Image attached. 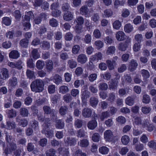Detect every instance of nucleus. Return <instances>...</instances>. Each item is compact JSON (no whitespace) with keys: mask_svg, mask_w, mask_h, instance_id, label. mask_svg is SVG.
<instances>
[{"mask_svg":"<svg viewBox=\"0 0 156 156\" xmlns=\"http://www.w3.org/2000/svg\"><path fill=\"white\" fill-rule=\"evenodd\" d=\"M44 83L42 80L37 79L31 83L30 87L32 91L39 93L44 90Z\"/></svg>","mask_w":156,"mask_h":156,"instance_id":"nucleus-1","label":"nucleus"},{"mask_svg":"<svg viewBox=\"0 0 156 156\" xmlns=\"http://www.w3.org/2000/svg\"><path fill=\"white\" fill-rule=\"evenodd\" d=\"M59 93L63 94H66L69 91V89L68 87L65 85L60 87L59 88Z\"/></svg>","mask_w":156,"mask_h":156,"instance_id":"nucleus-37","label":"nucleus"},{"mask_svg":"<svg viewBox=\"0 0 156 156\" xmlns=\"http://www.w3.org/2000/svg\"><path fill=\"white\" fill-rule=\"evenodd\" d=\"M31 55L34 59H37L40 57V55L38 52V50L36 49H34L32 51Z\"/></svg>","mask_w":156,"mask_h":156,"instance_id":"nucleus-33","label":"nucleus"},{"mask_svg":"<svg viewBox=\"0 0 156 156\" xmlns=\"http://www.w3.org/2000/svg\"><path fill=\"white\" fill-rule=\"evenodd\" d=\"M30 124L32 128L34 130H38L39 129V123L37 121L35 120H33L30 122Z\"/></svg>","mask_w":156,"mask_h":156,"instance_id":"nucleus-17","label":"nucleus"},{"mask_svg":"<svg viewBox=\"0 0 156 156\" xmlns=\"http://www.w3.org/2000/svg\"><path fill=\"white\" fill-rule=\"evenodd\" d=\"M100 136L99 134L97 133H94L92 137V140L94 142H98L99 140Z\"/></svg>","mask_w":156,"mask_h":156,"instance_id":"nucleus-54","label":"nucleus"},{"mask_svg":"<svg viewBox=\"0 0 156 156\" xmlns=\"http://www.w3.org/2000/svg\"><path fill=\"white\" fill-rule=\"evenodd\" d=\"M55 90V85L53 84L49 85L48 87V91L49 93L52 94L54 93Z\"/></svg>","mask_w":156,"mask_h":156,"instance_id":"nucleus-48","label":"nucleus"},{"mask_svg":"<svg viewBox=\"0 0 156 156\" xmlns=\"http://www.w3.org/2000/svg\"><path fill=\"white\" fill-rule=\"evenodd\" d=\"M93 34L94 37L96 38H99L101 37V33L98 29H95L94 31Z\"/></svg>","mask_w":156,"mask_h":156,"instance_id":"nucleus-57","label":"nucleus"},{"mask_svg":"<svg viewBox=\"0 0 156 156\" xmlns=\"http://www.w3.org/2000/svg\"><path fill=\"white\" fill-rule=\"evenodd\" d=\"M70 8L69 4L67 2H65L62 4V9L63 11H67Z\"/></svg>","mask_w":156,"mask_h":156,"instance_id":"nucleus-56","label":"nucleus"},{"mask_svg":"<svg viewBox=\"0 0 156 156\" xmlns=\"http://www.w3.org/2000/svg\"><path fill=\"white\" fill-rule=\"evenodd\" d=\"M90 92L87 90H84L82 91L81 94V100H87L90 96Z\"/></svg>","mask_w":156,"mask_h":156,"instance_id":"nucleus-19","label":"nucleus"},{"mask_svg":"<svg viewBox=\"0 0 156 156\" xmlns=\"http://www.w3.org/2000/svg\"><path fill=\"white\" fill-rule=\"evenodd\" d=\"M43 110L44 114L47 115L50 114L51 112L54 111V109H51L50 107L46 105L43 107Z\"/></svg>","mask_w":156,"mask_h":156,"instance_id":"nucleus-45","label":"nucleus"},{"mask_svg":"<svg viewBox=\"0 0 156 156\" xmlns=\"http://www.w3.org/2000/svg\"><path fill=\"white\" fill-rule=\"evenodd\" d=\"M53 79L54 80V82L57 84H59L62 81V77L57 74H56L54 76Z\"/></svg>","mask_w":156,"mask_h":156,"instance_id":"nucleus-35","label":"nucleus"},{"mask_svg":"<svg viewBox=\"0 0 156 156\" xmlns=\"http://www.w3.org/2000/svg\"><path fill=\"white\" fill-rule=\"evenodd\" d=\"M113 14V12L110 9H107L104 10L103 15L105 17H109Z\"/></svg>","mask_w":156,"mask_h":156,"instance_id":"nucleus-58","label":"nucleus"},{"mask_svg":"<svg viewBox=\"0 0 156 156\" xmlns=\"http://www.w3.org/2000/svg\"><path fill=\"white\" fill-rule=\"evenodd\" d=\"M44 65V61L38 60L36 62V66L38 69L41 70L43 69Z\"/></svg>","mask_w":156,"mask_h":156,"instance_id":"nucleus-34","label":"nucleus"},{"mask_svg":"<svg viewBox=\"0 0 156 156\" xmlns=\"http://www.w3.org/2000/svg\"><path fill=\"white\" fill-rule=\"evenodd\" d=\"M91 40V36L90 34H87L85 36L84 39V41L86 44H89L90 43Z\"/></svg>","mask_w":156,"mask_h":156,"instance_id":"nucleus-62","label":"nucleus"},{"mask_svg":"<svg viewBox=\"0 0 156 156\" xmlns=\"http://www.w3.org/2000/svg\"><path fill=\"white\" fill-rule=\"evenodd\" d=\"M80 46L78 45H75L73 46L72 49V52L74 54H77L78 53L80 50Z\"/></svg>","mask_w":156,"mask_h":156,"instance_id":"nucleus-59","label":"nucleus"},{"mask_svg":"<svg viewBox=\"0 0 156 156\" xmlns=\"http://www.w3.org/2000/svg\"><path fill=\"white\" fill-rule=\"evenodd\" d=\"M34 14L32 11H29L26 13L24 19L25 20L29 21L31 18L34 17Z\"/></svg>","mask_w":156,"mask_h":156,"instance_id":"nucleus-28","label":"nucleus"},{"mask_svg":"<svg viewBox=\"0 0 156 156\" xmlns=\"http://www.w3.org/2000/svg\"><path fill=\"white\" fill-rule=\"evenodd\" d=\"M147 146L150 148L156 149V140H152L149 142Z\"/></svg>","mask_w":156,"mask_h":156,"instance_id":"nucleus-49","label":"nucleus"},{"mask_svg":"<svg viewBox=\"0 0 156 156\" xmlns=\"http://www.w3.org/2000/svg\"><path fill=\"white\" fill-rule=\"evenodd\" d=\"M59 151H61V153L64 156H68L69 153L68 149L59 148Z\"/></svg>","mask_w":156,"mask_h":156,"instance_id":"nucleus-60","label":"nucleus"},{"mask_svg":"<svg viewBox=\"0 0 156 156\" xmlns=\"http://www.w3.org/2000/svg\"><path fill=\"white\" fill-rule=\"evenodd\" d=\"M92 110L89 108H85L82 111V115L85 118H89L92 114Z\"/></svg>","mask_w":156,"mask_h":156,"instance_id":"nucleus-4","label":"nucleus"},{"mask_svg":"<svg viewBox=\"0 0 156 156\" xmlns=\"http://www.w3.org/2000/svg\"><path fill=\"white\" fill-rule=\"evenodd\" d=\"M87 60V58L84 54H81L79 55L77 58L78 62L82 64L85 63Z\"/></svg>","mask_w":156,"mask_h":156,"instance_id":"nucleus-7","label":"nucleus"},{"mask_svg":"<svg viewBox=\"0 0 156 156\" xmlns=\"http://www.w3.org/2000/svg\"><path fill=\"white\" fill-rule=\"evenodd\" d=\"M97 126V122L94 120L89 121L87 124V126L88 128L91 130L94 129Z\"/></svg>","mask_w":156,"mask_h":156,"instance_id":"nucleus-11","label":"nucleus"},{"mask_svg":"<svg viewBox=\"0 0 156 156\" xmlns=\"http://www.w3.org/2000/svg\"><path fill=\"white\" fill-rule=\"evenodd\" d=\"M20 46L23 48H27L29 44V40L26 38H23L21 39L20 42Z\"/></svg>","mask_w":156,"mask_h":156,"instance_id":"nucleus-21","label":"nucleus"},{"mask_svg":"<svg viewBox=\"0 0 156 156\" xmlns=\"http://www.w3.org/2000/svg\"><path fill=\"white\" fill-rule=\"evenodd\" d=\"M73 18V15L70 12H67L64 14L63 16L64 19L67 21H69L72 20Z\"/></svg>","mask_w":156,"mask_h":156,"instance_id":"nucleus-26","label":"nucleus"},{"mask_svg":"<svg viewBox=\"0 0 156 156\" xmlns=\"http://www.w3.org/2000/svg\"><path fill=\"white\" fill-rule=\"evenodd\" d=\"M77 65V62L73 59H70L67 61V66L70 69H73L76 68Z\"/></svg>","mask_w":156,"mask_h":156,"instance_id":"nucleus-14","label":"nucleus"},{"mask_svg":"<svg viewBox=\"0 0 156 156\" xmlns=\"http://www.w3.org/2000/svg\"><path fill=\"white\" fill-rule=\"evenodd\" d=\"M68 111V108L67 106L63 105L61 106L59 110V113L61 115H65Z\"/></svg>","mask_w":156,"mask_h":156,"instance_id":"nucleus-25","label":"nucleus"},{"mask_svg":"<svg viewBox=\"0 0 156 156\" xmlns=\"http://www.w3.org/2000/svg\"><path fill=\"white\" fill-rule=\"evenodd\" d=\"M47 140L45 138L41 139L38 142L39 145L42 147H44L47 144Z\"/></svg>","mask_w":156,"mask_h":156,"instance_id":"nucleus-51","label":"nucleus"},{"mask_svg":"<svg viewBox=\"0 0 156 156\" xmlns=\"http://www.w3.org/2000/svg\"><path fill=\"white\" fill-rule=\"evenodd\" d=\"M0 75L3 80H5L8 78L9 75L8 70L5 68L2 69Z\"/></svg>","mask_w":156,"mask_h":156,"instance_id":"nucleus-12","label":"nucleus"},{"mask_svg":"<svg viewBox=\"0 0 156 156\" xmlns=\"http://www.w3.org/2000/svg\"><path fill=\"white\" fill-rule=\"evenodd\" d=\"M98 102V98L94 97H92L90 99V105L93 108H95L97 105Z\"/></svg>","mask_w":156,"mask_h":156,"instance_id":"nucleus-10","label":"nucleus"},{"mask_svg":"<svg viewBox=\"0 0 156 156\" xmlns=\"http://www.w3.org/2000/svg\"><path fill=\"white\" fill-rule=\"evenodd\" d=\"M14 16L16 21H18L20 20L21 15L20 11L18 10H16L15 11L14 13Z\"/></svg>","mask_w":156,"mask_h":156,"instance_id":"nucleus-61","label":"nucleus"},{"mask_svg":"<svg viewBox=\"0 0 156 156\" xmlns=\"http://www.w3.org/2000/svg\"><path fill=\"white\" fill-rule=\"evenodd\" d=\"M2 23L6 26H9L11 24V20L9 17H5L2 18Z\"/></svg>","mask_w":156,"mask_h":156,"instance_id":"nucleus-42","label":"nucleus"},{"mask_svg":"<svg viewBox=\"0 0 156 156\" xmlns=\"http://www.w3.org/2000/svg\"><path fill=\"white\" fill-rule=\"evenodd\" d=\"M78 144L81 147H86L88 146L89 143L87 139H83L80 140Z\"/></svg>","mask_w":156,"mask_h":156,"instance_id":"nucleus-23","label":"nucleus"},{"mask_svg":"<svg viewBox=\"0 0 156 156\" xmlns=\"http://www.w3.org/2000/svg\"><path fill=\"white\" fill-rule=\"evenodd\" d=\"M41 132L43 133H44L46 136L48 138H51L53 136V133L50 129L43 130H42Z\"/></svg>","mask_w":156,"mask_h":156,"instance_id":"nucleus-24","label":"nucleus"},{"mask_svg":"<svg viewBox=\"0 0 156 156\" xmlns=\"http://www.w3.org/2000/svg\"><path fill=\"white\" fill-rule=\"evenodd\" d=\"M20 56V54L17 51L13 50L9 54V57L10 58L13 59H16Z\"/></svg>","mask_w":156,"mask_h":156,"instance_id":"nucleus-20","label":"nucleus"},{"mask_svg":"<svg viewBox=\"0 0 156 156\" xmlns=\"http://www.w3.org/2000/svg\"><path fill=\"white\" fill-rule=\"evenodd\" d=\"M138 63L136 61L133 59H132L131 60L129 64V70L131 72H133L136 69Z\"/></svg>","mask_w":156,"mask_h":156,"instance_id":"nucleus-9","label":"nucleus"},{"mask_svg":"<svg viewBox=\"0 0 156 156\" xmlns=\"http://www.w3.org/2000/svg\"><path fill=\"white\" fill-rule=\"evenodd\" d=\"M109 151V149L105 146H102L99 148V152L103 154H107Z\"/></svg>","mask_w":156,"mask_h":156,"instance_id":"nucleus-40","label":"nucleus"},{"mask_svg":"<svg viewBox=\"0 0 156 156\" xmlns=\"http://www.w3.org/2000/svg\"><path fill=\"white\" fill-rule=\"evenodd\" d=\"M17 78L16 77L13 76L9 79L8 86L10 87H14L17 85Z\"/></svg>","mask_w":156,"mask_h":156,"instance_id":"nucleus-6","label":"nucleus"},{"mask_svg":"<svg viewBox=\"0 0 156 156\" xmlns=\"http://www.w3.org/2000/svg\"><path fill=\"white\" fill-rule=\"evenodd\" d=\"M108 87L107 84L105 83H101L98 85L99 89L100 90H106L108 89Z\"/></svg>","mask_w":156,"mask_h":156,"instance_id":"nucleus-36","label":"nucleus"},{"mask_svg":"<svg viewBox=\"0 0 156 156\" xmlns=\"http://www.w3.org/2000/svg\"><path fill=\"white\" fill-rule=\"evenodd\" d=\"M61 14V12L58 9L52 10L51 12V15L55 17L60 16Z\"/></svg>","mask_w":156,"mask_h":156,"instance_id":"nucleus-50","label":"nucleus"},{"mask_svg":"<svg viewBox=\"0 0 156 156\" xmlns=\"http://www.w3.org/2000/svg\"><path fill=\"white\" fill-rule=\"evenodd\" d=\"M50 25L52 27H55L58 25V22L55 19L52 18L49 20Z\"/></svg>","mask_w":156,"mask_h":156,"instance_id":"nucleus-47","label":"nucleus"},{"mask_svg":"<svg viewBox=\"0 0 156 156\" xmlns=\"http://www.w3.org/2000/svg\"><path fill=\"white\" fill-rule=\"evenodd\" d=\"M55 126L56 128L62 129L63 128L64 126V122L62 120H57L55 121Z\"/></svg>","mask_w":156,"mask_h":156,"instance_id":"nucleus-15","label":"nucleus"},{"mask_svg":"<svg viewBox=\"0 0 156 156\" xmlns=\"http://www.w3.org/2000/svg\"><path fill=\"white\" fill-rule=\"evenodd\" d=\"M113 28L116 30H119L121 26V23L120 21L117 20L115 21L113 23Z\"/></svg>","mask_w":156,"mask_h":156,"instance_id":"nucleus-44","label":"nucleus"},{"mask_svg":"<svg viewBox=\"0 0 156 156\" xmlns=\"http://www.w3.org/2000/svg\"><path fill=\"white\" fill-rule=\"evenodd\" d=\"M71 95L73 97H75L78 96L79 94V91L78 89H72L70 92Z\"/></svg>","mask_w":156,"mask_h":156,"instance_id":"nucleus-64","label":"nucleus"},{"mask_svg":"<svg viewBox=\"0 0 156 156\" xmlns=\"http://www.w3.org/2000/svg\"><path fill=\"white\" fill-rule=\"evenodd\" d=\"M72 99V96L69 94L65 95L63 96V100L66 103H69Z\"/></svg>","mask_w":156,"mask_h":156,"instance_id":"nucleus-38","label":"nucleus"},{"mask_svg":"<svg viewBox=\"0 0 156 156\" xmlns=\"http://www.w3.org/2000/svg\"><path fill=\"white\" fill-rule=\"evenodd\" d=\"M46 68L48 72H50L53 69V63L51 60H48L46 62Z\"/></svg>","mask_w":156,"mask_h":156,"instance_id":"nucleus-13","label":"nucleus"},{"mask_svg":"<svg viewBox=\"0 0 156 156\" xmlns=\"http://www.w3.org/2000/svg\"><path fill=\"white\" fill-rule=\"evenodd\" d=\"M56 151L53 148L47 150L46 152V156H56L55 154Z\"/></svg>","mask_w":156,"mask_h":156,"instance_id":"nucleus-39","label":"nucleus"},{"mask_svg":"<svg viewBox=\"0 0 156 156\" xmlns=\"http://www.w3.org/2000/svg\"><path fill=\"white\" fill-rule=\"evenodd\" d=\"M134 38L138 43H140L143 41V36L141 34H137L135 35Z\"/></svg>","mask_w":156,"mask_h":156,"instance_id":"nucleus-63","label":"nucleus"},{"mask_svg":"<svg viewBox=\"0 0 156 156\" xmlns=\"http://www.w3.org/2000/svg\"><path fill=\"white\" fill-rule=\"evenodd\" d=\"M16 120L17 122H19V125L23 127L27 126L28 124L27 120L25 118L20 119L19 117H17L16 118Z\"/></svg>","mask_w":156,"mask_h":156,"instance_id":"nucleus-8","label":"nucleus"},{"mask_svg":"<svg viewBox=\"0 0 156 156\" xmlns=\"http://www.w3.org/2000/svg\"><path fill=\"white\" fill-rule=\"evenodd\" d=\"M104 137L106 140L112 141L113 139L112 132L110 130H106L104 133Z\"/></svg>","mask_w":156,"mask_h":156,"instance_id":"nucleus-5","label":"nucleus"},{"mask_svg":"<svg viewBox=\"0 0 156 156\" xmlns=\"http://www.w3.org/2000/svg\"><path fill=\"white\" fill-rule=\"evenodd\" d=\"M17 147L16 144L14 143H10L9 146L5 149L4 152L5 154L7 155L11 153L12 151H15Z\"/></svg>","mask_w":156,"mask_h":156,"instance_id":"nucleus-3","label":"nucleus"},{"mask_svg":"<svg viewBox=\"0 0 156 156\" xmlns=\"http://www.w3.org/2000/svg\"><path fill=\"white\" fill-rule=\"evenodd\" d=\"M102 55L100 52L96 53L92 56V59L94 61H98L102 59Z\"/></svg>","mask_w":156,"mask_h":156,"instance_id":"nucleus-29","label":"nucleus"},{"mask_svg":"<svg viewBox=\"0 0 156 156\" xmlns=\"http://www.w3.org/2000/svg\"><path fill=\"white\" fill-rule=\"evenodd\" d=\"M151 101L150 96L147 94H144L143 97L142 102L143 103L147 104L149 103Z\"/></svg>","mask_w":156,"mask_h":156,"instance_id":"nucleus-41","label":"nucleus"},{"mask_svg":"<svg viewBox=\"0 0 156 156\" xmlns=\"http://www.w3.org/2000/svg\"><path fill=\"white\" fill-rule=\"evenodd\" d=\"M20 115L23 117H27L29 114V112L27 108H22L20 110Z\"/></svg>","mask_w":156,"mask_h":156,"instance_id":"nucleus-27","label":"nucleus"},{"mask_svg":"<svg viewBox=\"0 0 156 156\" xmlns=\"http://www.w3.org/2000/svg\"><path fill=\"white\" fill-rule=\"evenodd\" d=\"M41 47L45 50H48L50 47V44L49 42L43 41L40 44Z\"/></svg>","mask_w":156,"mask_h":156,"instance_id":"nucleus-31","label":"nucleus"},{"mask_svg":"<svg viewBox=\"0 0 156 156\" xmlns=\"http://www.w3.org/2000/svg\"><path fill=\"white\" fill-rule=\"evenodd\" d=\"M80 13L82 15H87L88 12V7L86 5L82 6L80 9Z\"/></svg>","mask_w":156,"mask_h":156,"instance_id":"nucleus-30","label":"nucleus"},{"mask_svg":"<svg viewBox=\"0 0 156 156\" xmlns=\"http://www.w3.org/2000/svg\"><path fill=\"white\" fill-rule=\"evenodd\" d=\"M115 48L114 46H111L108 47L107 51L106 54L107 55L113 54L115 51Z\"/></svg>","mask_w":156,"mask_h":156,"instance_id":"nucleus-46","label":"nucleus"},{"mask_svg":"<svg viewBox=\"0 0 156 156\" xmlns=\"http://www.w3.org/2000/svg\"><path fill=\"white\" fill-rule=\"evenodd\" d=\"M118 83V82H115L114 80H112L111 81L109 85V88L113 90L116 89Z\"/></svg>","mask_w":156,"mask_h":156,"instance_id":"nucleus-32","label":"nucleus"},{"mask_svg":"<svg viewBox=\"0 0 156 156\" xmlns=\"http://www.w3.org/2000/svg\"><path fill=\"white\" fill-rule=\"evenodd\" d=\"M64 142L66 146H74L76 144V140L75 138L67 136L64 138Z\"/></svg>","mask_w":156,"mask_h":156,"instance_id":"nucleus-2","label":"nucleus"},{"mask_svg":"<svg viewBox=\"0 0 156 156\" xmlns=\"http://www.w3.org/2000/svg\"><path fill=\"white\" fill-rule=\"evenodd\" d=\"M6 113L8 117L10 118H12L15 117L16 115V111L13 109L6 110Z\"/></svg>","mask_w":156,"mask_h":156,"instance_id":"nucleus-18","label":"nucleus"},{"mask_svg":"<svg viewBox=\"0 0 156 156\" xmlns=\"http://www.w3.org/2000/svg\"><path fill=\"white\" fill-rule=\"evenodd\" d=\"M125 34L122 31H119L116 34V38L119 41H123L125 38Z\"/></svg>","mask_w":156,"mask_h":156,"instance_id":"nucleus-16","label":"nucleus"},{"mask_svg":"<svg viewBox=\"0 0 156 156\" xmlns=\"http://www.w3.org/2000/svg\"><path fill=\"white\" fill-rule=\"evenodd\" d=\"M83 125V121L82 119H76L75 120L74 125L76 128H81Z\"/></svg>","mask_w":156,"mask_h":156,"instance_id":"nucleus-22","label":"nucleus"},{"mask_svg":"<svg viewBox=\"0 0 156 156\" xmlns=\"http://www.w3.org/2000/svg\"><path fill=\"white\" fill-rule=\"evenodd\" d=\"M94 44L98 49L102 48L104 45L103 43L100 40H97L95 41Z\"/></svg>","mask_w":156,"mask_h":156,"instance_id":"nucleus-55","label":"nucleus"},{"mask_svg":"<svg viewBox=\"0 0 156 156\" xmlns=\"http://www.w3.org/2000/svg\"><path fill=\"white\" fill-rule=\"evenodd\" d=\"M60 98V96L59 95H54L51 96V101L53 104H56L57 101Z\"/></svg>","mask_w":156,"mask_h":156,"instance_id":"nucleus-53","label":"nucleus"},{"mask_svg":"<svg viewBox=\"0 0 156 156\" xmlns=\"http://www.w3.org/2000/svg\"><path fill=\"white\" fill-rule=\"evenodd\" d=\"M127 47L126 42H121L119 44L118 48L119 50L124 51L126 50Z\"/></svg>","mask_w":156,"mask_h":156,"instance_id":"nucleus-43","label":"nucleus"},{"mask_svg":"<svg viewBox=\"0 0 156 156\" xmlns=\"http://www.w3.org/2000/svg\"><path fill=\"white\" fill-rule=\"evenodd\" d=\"M75 22L76 23V25H82L84 23V19L81 16H79L76 18Z\"/></svg>","mask_w":156,"mask_h":156,"instance_id":"nucleus-52","label":"nucleus"}]
</instances>
